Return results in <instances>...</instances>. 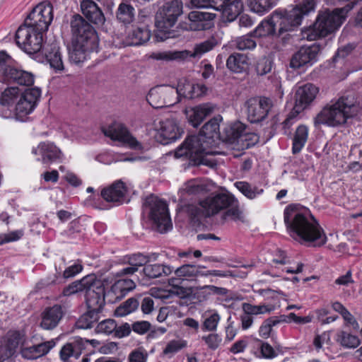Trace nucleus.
<instances>
[{
    "label": "nucleus",
    "instance_id": "a211bd4d",
    "mask_svg": "<svg viewBox=\"0 0 362 362\" xmlns=\"http://www.w3.org/2000/svg\"><path fill=\"white\" fill-rule=\"evenodd\" d=\"M103 132L105 136L110 137L112 140L117 141L131 149L136 151L144 149L141 143L122 124H115L103 130Z\"/></svg>",
    "mask_w": 362,
    "mask_h": 362
},
{
    "label": "nucleus",
    "instance_id": "f704fd0d",
    "mask_svg": "<svg viewBox=\"0 0 362 362\" xmlns=\"http://www.w3.org/2000/svg\"><path fill=\"white\" fill-rule=\"evenodd\" d=\"M227 68L235 73H243L249 68L248 57L243 54H230L226 61Z\"/></svg>",
    "mask_w": 362,
    "mask_h": 362
},
{
    "label": "nucleus",
    "instance_id": "20e7f679",
    "mask_svg": "<svg viewBox=\"0 0 362 362\" xmlns=\"http://www.w3.org/2000/svg\"><path fill=\"white\" fill-rule=\"evenodd\" d=\"M226 210V216H231L233 219H240L241 212L238 209V199L229 192L212 193L199 202V206L190 205L187 207V213L194 222L199 221L202 218H208Z\"/></svg>",
    "mask_w": 362,
    "mask_h": 362
},
{
    "label": "nucleus",
    "instance_id": "393cba45",
    "mask_svg": "<svg viewBox=\"0 0 362 362\" xmlns=\"http://www.w3.org/2000/svg\"><path fill=\"white\" fill-rule=\"evenodd\" d=\"M64 315L62 305L56 304L46 308L41 313L40 327L46 330L57 327Z\"/></svg>",
    "mask_w": 362,
    "mask_h": 362
},
{
    "label": "nucleus",
    "instance_id": "1a4fd4ad",
    "mask_svg": "<svg viewBox=\"0 0 362 362\" xmlns=\"http://www.w3.org/2000/svg\"><path fill=\"white\" fill-rule=\"evenodd\" d=\"M12 59L5 52H0V83H16L21 86H32L35 81L34 75L11 66Z\"/></svg>",
    "mask_w": 362,
    "mask_h": 362
},
{
    "label": "nucleus",
    "instance_id": "37998d69",
    "mask_svg": "<svg viewBox=\"0 0 362 362\" xmlns=\"http://www.w3.org/2000/svg\"><path fill=\"white\" fill-rule=\"evenodd\" d=\"M135 15L134 8L128 4L122 3L117 11V18L119 21L128 24L133 21Z\"/></svg>",
    "mask_w": 362,
    "mask_h": 362
},
{
    "label": "nucleus",
    "instance_id": "c03bdc74",
    "mask_svg": "<svg viewBox=\"0 0 362 362\" xmlns=\"http://www.w3.org/2000/svg\"><path fill=\"white\" fill-rule=\"evenodd\" d=\"M235 187L247 198L253 199L263 192L262 189L256 186H252L250 183L244 181H238L234 183Z\"/></svg>",
    "mask_w": 362,
    "mask_h": 362
},
{
    "label": "nucleus",
    "instance_id": "f3484780",
    "mask_svg": "<svg viewBox=\"0 0 362 362\" xmlns=\"http://www.w3.org/2000/svg\"><path fill=\"white\" fill-rule=\"evenodd\" d=\"M153 126L158 136L161 138L160 142L163 144H168L176 141L183 133L177 119L173 117L161 119L158 122L154 121Z\"/></svg>",
    "mask_w": 362,
    "mask_h": 362
},
{
    "label": "nucleus",
    "instance_id": "49530a36",
    "mask_svg": "<svg viewBox=\"0 0 362 362\" xmlns=\"http://www.w3.org/2000/svg\"><path fill=\"white\" fill-rule=\"evenodd\" d=\"M151 37V31L148 27H138L135 28L130 36L131 44L133 45H140L149 40Z\"/></svg>",
    "mask_w": 362,
    "mask_h": 362
},
{
    "label": "nucleus",
    "instance_id": "de8ad7c7",
    "mask_svg": "<svg viewBox=\"0 0 362 362\" xmlns=\"http://www.w3.org/2000/svg\"><path fill=\"white\" fill-rule=\"evenodd\" d=\"M316 7V0H303L299 3L293 11H296L300 21L302 22L303 17L313 12Z\"/></svg>",
    "mask_w": 362,
    "mask_h": 362
},
{
    "label": "nucleus",
    "instance_id": "dca6fc26",
    "mask_svg": "<svg viewBox=\"0 0 362 362\" xmlns=\"http://www.w3.org/2000/svg\"><path fill=\"white\" fill-rule=\"evenodd\" d=\"M248 120L251 123L263 121L273 107L272 100L266 97L252 98L245 104Z\"/></svg>",
    "mask_w": 362,
    "mask_h": 362
},
{
    "label": "nucleus",
    "instance_id": "cd10ccee",
    "mask_svg": "<svg viewBox=\"0 0 362 362\" xmlns=\"http://www.w3.org/2000/svg\"><path fill=\"white\" fill-rule=\"evenodd\" d=\"M223 133L224 139L232 144L247 141L253 136L246 132V126L240 122L228 125L224 128Z\"/></svg>",
    "mask_w": 362,
    "mask_h": 362
},
{
    "label": "nucleus",
    "instance_id": "bf43d9fd",
    "mask_svg": "<svg viewBox=\"0 0 362 362\" xmlns=\"http://www.w3.org/2000/svg\"><path fill=\"white\" fill-rule=\"evenodd\" d=\"M220 315L215 313L206 317L202 325V329L206 331H214L220 321Z\"/></svg>",
    "mask_w": 362,
    "mask_h": 362
},
{
    "label": "nucleus",
    "instance_id": "e2e57ef3",
    "mask_svg": "<svg viewBox=\"0 0 362 362\" xmlns=\"http://www.w3.org/2000/svg\"><path fill=\"white\" fill-rule=\"evenodd\" d=\"M222 0H191L192 4L197 8H212L216 11L220 8L219 3Z\"/></svg>",
    "mask_w": 362,
    "mask_h": 362
},
{
    "label": "nucleus",
    "instance_id": "774afa93",
    "mask_svg": "<svg viewBox=\"0 0 362 362\" xmlns=\"http://www.w3.org/2000/svg\"><path fill=\"white\" fill-rule=\"evenodd\" d=\"M260 349L262 356L265 358H274L277 356L273 347L267 342L262 343Z\"/></svg>",
    "mask_w": 362,
    "mask_h": 362
},
{
    "label": "nucleus",
    "instance_id": "79ce46f5",
    "mask_svg": "<svg viewBox=\"0 0 362 362\" xmlns=\"http://www.w3.org/2000/svg\"><path fill=\"white\" fill-rule=\"evenodd\" d=\"M20 90L17 87H9L6 88L0 96V105L9 107L20 98Z\"/></svg>",
    "mask_w": 362,
    "mask_h": 362
},
{
    "label": "nucleus",
    "instance_id": "473e14b6",
    "mask_svg": "<svg viewBox=\"0 0 362 362\" xmlns=\"http://www.w3.org/2000/svg\"><path fill=\"white\" fill-rule=\"evenodd\" d=\"M219 6L220 8H218L216 11H221L223 18L228 22L234 21L243 8L240 0H222Z\"/></svg>",
    "mask_w": 362,
    "mask_h": 362
},
{
    "label": "nucleus",
    "instance_id": "4c0bfd02",
    "mask_svg": "<svg viewBox=\"0 0 362 362\" xmlns=\"http://www.w3.org/2000/svg\"><path fill=\"white\" fill-rule=\"evenodd\" d=\"M100 311L88 309L76 322V327L79 329H90L100 319Z\"/></svg>",
    "mask_w": 362,
    "mask_h": 362
},
{
    "label": "nucleus",
    "instance_id": "8fccbe9b",
    "mask_svg": "<svg viewBox=\"0 0 362 362\" xmlns=\"http://www.w3.org/2000/svg\"><path fill=\"white\" fill-rule=\"evenodd\" d=\"M235 47L239 50L253 49L257 46V42L252 35H243L234 40Z\"/></svg>",
    "mask_w": 362,
    "mask_h": 362
},
{
    "label": "nucleus",
    "instance_id": "39448f33",
    "mask_svg": "<svg viewBox=\"0 0 362 362\" xmlns=\"http://www.w3.org/2000/svg\"><path fill=\"white\" fill-rule=\"evenodd\" d=\"M356 100L353 96L340 98L334 103L326 105L315 117V126L321 124L337 127L344 124L346 119L358 112Z\"/></svg>",
    "mask_w": 362,
    "mask_h": 362
},
{
    "label": "nucleus",
    "instance_id": "2f4dec72",
    "mask_svg": "<svg viewBox=\"0 0 362 362\" xmlns=\"http://www.w3.org/2000/svg\"><path fill=\"white\" fill-rule=\"evenodd\" d=\"M55 342L53 340L45 341L37 345L23 347L21 349V355L28 360L37 359L46 355L54 346Z\"/></svg>",
    "mask_w": 362,
    "mask_h": 362
},
{
    "label": "nucleus",
    "instance_id": "a19ab883",
    "mask_svg": "<svg viewBox=\"0 0 362 362\" xmlns=\"http://www.w3.org/2000/svg\"><path fill=\"white\" fill-rule=\"evenodd\" d=\"M276 4V0H248L251 11L263 15L272 9Z\"/></svg>",
    "mask_w": 362,
    "mask_h": 362
},
{
    "label": "nucleus",
    "instance_id": "5701e85b",
    "mask_svg": "<svg viewBox=\"0 0 362 362\" xmlns=\"http://www.w3.org/2000/svg\"><path fill=\"white\" fill-rule=\"evenodd\" d=\"M202 268L204 267L193 264H184L175 270V276L169 279V284L176 286L180 283V280L190 279L199 276L219 275L218 271L213 270L204 272L201 270Z\"/></svg>",
    "mask_w": 362,
    "mask_h": 362
},
{
    "label": "nucleus",
    "instance_id": "69168bd1",
    "mask_svg": "<svg viewBox=\"0 0 362 362\" xmlns=\"http://www.w3.org/2000/svg\"><path fill=\"white\" fill-rule=\"evenodd\" d=\"M83 269L82 265L78 262H75L74 264L68 267L63 272V277L64 279H69L74 277Z\"/></svg>",
    "mask_w": 362,
    "mask_h": 362
},
{
    "label": "nucleus",
    "instance_id": "aec40b11",
    "mask_svg": "<svg viewBox=\"0 0 362 362\" xmlns=\"http://www.w3.org/2000/svg\"><path fill=\"white\" fill-rule=\"evenodd\" d=\"M320 52L319 45L314 43L310 46L301 47L291 57L290 67L293 69L303 66H310L318 60Z\"/></svg>",
    "mask_w": 362,
    "mask_h": 362
},
{
    "label": "nucleus",
    "instance_id": "0e129e2a",
    "mask_svg": "<svg viewBox=\"0 0 362 362\" xmlns=\"http://www.w3.org/2000/svg\"><path fill=\"white\" fill-rule=\"evenodd\" d=\"M148 354L145 350L137 349L132 351L129 355V362H146Z\"/></svg>",
    "mask_w": 362,
    "mask_h": 362
},
{
    "label": "nucleus",
    "instance_id": "6ab92c4d",
    "mask_svg": "<svg viewBox=\"0 0 362 362\" xmlns=\"http://www.w3.org/2000/svg\"><path fill=\"white\" fill-rule=\"evenodd\" d=\"M32 153L38 156L37 160L44 165L62 162L64 158L61 149L49 141L40 142L36 147L33 148Z\"/></svg>",
    "mask_w": 362,
    "mask_h": 362
},
{
    "label": "nucleus",
    "instance_id": "72a5a7b5",
    "mask_svg": "<svg viewBox=\"0 0 362 362\" xmlns=\"http://www.w3.org/2000/svg\"><path fill=\"white\" fill-rule=\"evenodd\" d=\"M83 14L91 23L95 25H103L105 23V16L98 6L92 0H83L81 4Z\"/></svg>",
    "mask_w": 362,
    "mask_h": 362
},
{
    "label": "nucleus",
    "instance_id": "a878e982",
    "mask_svg": "<svg viewBox=\"0 0 362 362\" xmlns=\"http://www.w3.org/2000/svg\"><path fill=\"white\" fill-rule=\"evenodd\" d=\"M318 91V88L312 83L299 87L296 93V112L299 113L308 107L315 100Z\"/></svg>",
    "mask_w": 362,
    "mask_h": 362
},
{
    "label": "nucleus",
    "instance_id": "58836bf2",
    "mask_svg": "<svg viewBox=\"0 0 362 362\" xmlns=\"http://www.w3.org/2000/svg\"><path fill=\"white\" fill-rule=\"evenodd\" d=\"M91 280H93V276H87L81 280L72 282L63 289L62 295L69 296L78 292H85Z\"/></svg>",
    "mask_w": 362,
    "mask_h": 362
},
{
    "label": "nucleus",
    "instance_id": "4468645a",
    "mask_svg": "<svg viewBox=\"0 0 362 362\" xmlns=\"http://www.w3.org/2000/svg\"><path fill=\"white\" fill-rule=\"evenodd\" d=\"M176 93L175 87L161 85L151 88L146 98L148 103L153 107L162 108L172 106L179 102L178 97H176Z\"/></svg>",
    "mask_w": 362,
    "mask_h": 362
},
{
    "label": "nucleus",
    "instance_id": "6e6552de",
    "mask_svg": "<svg viewBox=\"0 0 362 362\" xmlns=\"http://www.w3.org/2000/svg\"><path fill=\"white\" fill-rule=\"evenodd\" d=\"M217 45V40L215 37H211L203 42L196 44L194 47L193 51L167 50L152 53L151 57L156 60L165 62H181L189 57L200 58L205 53L212 50Z\"/></svg>",
    "mask_w": 362,
    "mask_h": 362
},
{
    "label": "nucleus",
    "instance_id": "c85d7f7f",
    "mask_svg": "<svg viewBox=\"0 0 362 362\" xmlns=\"http://www.w3.org/2000/svg\"><path fill=\"white\" fill-rule=\"evenodd\" d=\"M213 110L214 107L210 104L205 103L186 108L185 113L189 123L194 127H197Z\"/></svg>",
    "mask_w": 362,
    "mask_h": 362
},
{
    "label": "nucleus",
    "instance_id": "0eeeda50",
    "mask_svg": "<svg viewBox=\"0 0 362 362\" xmlns=\"http://www.w3.org/2000/svg\"><path fill=\"white\" fill-rule=\"evenodd\" d=\"M300 23L301 21L296 11L291 10L284 12L275 11L269 20L261 23L256 31L260 36L273 35L275 33L276 26L278 25L279 32L283 33L293 30Z\"/></svg>",
    "mask_w": 362,
    "mask_h": 362
},
{
    "label": "nucleus",
    "instance_id": "e433bc0d",
    "mask_svg": "<svg viewBox=\"0 0 362 362\" xmlns=\"http://www.w3.org/2000/svg\"><path fill=\"white\" fill-rule=\"evenodd\" d=\"M308 138V128L305 125H299L293 139L292 152L298 153L305 146Z\"/></svg>",
    "mask_w": 362,
    "mask_h": 362
},
{
    "label": "nucleus",
    "instance_id": "338daca9",
    "mask_svg": "<svg viewBox=\"0 0 362 362\" xmlns=\"http://www.w3.org/2000/svg\"><path fill=\"white\" fill-rule=\"evenodd\" d=\"M132 329L139 334H144L151 329V324L147 321H138L133 323Z\"/></svg>",
    "mask_w": 362,
    "mask_h": 362
},
{
    "label": "nucleus",
    "instance_id": "864d4df0",
    "mask_svg": "<svg viewBox=\"0 0 362 362\" xmlns=\"http://www.w3.org/2000/svg\"><path fill=\"white\" fill-rule=\"evenodd\" d=\"M205 189V186L196 180L188 181L185 184L182 188V190L189 195L201 194L204 192Z\"/></svg>",
    "mask_w": 362,
    "mask_h": 362
},
{
    "label": "nucleus",
    "instance_id": "c756f323",
    "mask_svg": "<svg viewBox=\"0 0 362 362\" xmlns=\"http://www.w3.org/2000/svg\"><path fill=\"white\" fill-rule=\"evenodd\" d=\"M127 192L124 183L120 180L116 181L110 186L101 191L102 197L108 202L121 204Z\"/></svg>",
    "mask_w": 362,
    "mask_h": 362
},
{
    "label": "nucleus",
    "instance_id": "ddd939ff",
    "mask_svg": "<svg viewBox=\"0 0 362 362\" xmlns=\"http://www.w3.org/2000/svg\"><path fill=\"white\" fill-rule=\"evenodd\" d=\"M192 145L186 144L183 142L175 151V157L177 158L186 157L189 160V164L192 165H206L211 168L216 166V160L211 158V156L214 153L209 150L211 146H206L204 150L198 152L191 151Z\"/></svg>",
    "mask_w": 362,
    "mask_h": 362
},
{
    "label": "nucleus",
    "instance_id": "603ef678",
    "mask_svg": "<svg viewBox=\"0 0 362 362\" xmlns=\"http://www.w3.org/2000/svg\"><path fill=\"white\" fill-rule=\"evenodd\" d=\"M115 329H117L116 322L112 319H106L99 322L95 330L97 333L109 335L114 334Z\"/></svg>",
    "mask_w": 362,
    "mask_h": 362
},
{
    "label": "nucleus",
    "instance_id": "9d476101",
    "mask_svg": "<svg viewBox=\"0 0 362 362\" xmlns=\"http://www.w3.org/2000/svg\"><path fill=\"white\" fill-rule=\"evenodd\" d=\"M221 118L214 117L206 122L197 135H192L185 140V145L191 144V151L198 152L204 150L206 146H212L215 144V139L220 137L219 122Z\"/></svg>",
    "mask_w": 362,
    "mask_h": 362
},
{
    "label": "nucleus",
    "instance_id": "bb28decb",
    "mask_svg": "<svg viewBox=\"0 0 362 362\" xmlns=\"http://www.w3.org/2000/svg\"><path fill=\"white\" fill-rule=\"evenodd\" d=\"M136 286L135 283L129 279H121L116 281L110 289L106 292V299L110 303L122 300Z\"/></svg>",
    "mask_w": 362,
    "mask_h": 362
},
{
    "label": "nucleus",
    "instance_id": "2eb2a0df",
    "mask_svg": "<svg viewBox=\"0 0 362 362\" xmlns=\"http://www.w3.org/2000/svg\"><path fill=\"white\" fill-rule=\"evenodd\" d=\"M41 95L40 88H28L21 94L15 107V117L17 120L24 122L26 117L35 110Z\"/></svg>",
    "mask_w": 362,
    "mask_h": 362
},
{
    "label": "nucleus",
    "instance_id": "13d9d810",
    "mask_svg": "<svg viewBox=\"0 0 362 362\" xmlns=\"http://www.w3.org/2000/svg\"><path fill=\"white\" fill-rule=\"evenodd\" d=\"M202 339L204 341L208 348L211 350L217 349L222 341L221 337L216 333H212L206 336H203Z\"/></svg>",
    "mask_w": 362,
    "mask_h": 362
},
{
    "label": "nucleus",
    "instance_id": "c9c22d12",
    "mask_svg": "<svg viewBox=\"0 0 362 362\" xmlns=\"http://www.w3.org/2000/svg\"><path fill=\"white\" fill-rule=\"evenodd\" d=\"M145 276L150 279L169 276L173 271V267L163 264H149L144 267Z\"/></svg>",
    "mask_w": 362,
    "mask_h": 362
},
{
    "label": "nucleus",
    "instance_id": "f03ea898",
    "mask_svg": "<svg viewBox=\"0 0 362 362\" xmlns=\"http://www.w3.org/2000/svg\"><path fill=\"white\" fill-rule=\"evenodd\" d=\"M53 19L52 6L35 8L16 33L18 46L28 54H35L42 48V33L47 30Z\"/></svg>",
    "mask_w": 362,
    "mask_h": 362
},
{
    "label": "nucleus",
    "instance_id": "a18cd8bd",
    "mask_svg": "<svg viewBox=\"0 0 362 362\" xmlns=\"http://www.w3.org/2000/svg\"><path fill=\"white\" fill-rule=\"evenodd\" d=\"M204 288L208 289L211 293L219 296L218 300H221L225 306L235 299L233 293L226 288L208 285L205 286Z\"/></svg>",
    "mask_w": 362,
    "mask_h": 362
},
{
    "label": "nucleus",
    "instance_id": "4d7b16f0",
    "mask_svg": "<svg viewBox=\"0 0 362 362\" xmlns=\"http://www.w3.org/2000/svg\"><path fill=\"white\" fill-rule=\"evenodd\" d=\"M272 68V63L270 59L266 57L261 58L257 62L255 71L259 76H264L269 73Z\"/></svg>",
    "mask_w": 362,
    "mask_h": 362
},
{
    "label": "nucleus",
    "instance_id": "052dcab7",
    "mask_svg": "<svg viewBox=\"0 0 362 362\" xmlns=\"http://www.w3.org/2000/svg\"><path fill=\"white\" fill-rule=\"evenodd\" d=\"M150 260V257L142 255L141 253L134 254L128 257L127 262L129 265H132L139 267L146 265V264Z\"/></svg>",
    "mask_w": 362,
    "mask_h": 362
},
{
    "label": "nucleus",
    "instance_id": "680f3d73",
    "mask_svg": "<svg viewBox=\"0 0 362 362\" xmlns=\"http://www.w3.org/2000/svg\"><path fill=\"white\" fill-rule=\"evenodd\" d=\"M60 357L64 362H69L70 358H78V354H76V350L71 342L66 343L60 351Z\"/></svg>",
    "mask_w": 362,
    "mask_h": 362
},
{
    "label": "nucleus",
    "instance_id": "3c124183",
    "mask_svg": "<svg viewBox=\"0 0 362 362\" xmlns=\"http://www.w3.org/2000/svg\"><path fill=\"white\" fill-rule=\"evenodd\" d=\"M242 308L243 312L251 316L269 313L272 310V308L267 305H255L248 303H243Z\"/></svg>",
    "mask_w": 362,
    "mask_h": 362
},
{
    "label": "nucleus",
    "instance_id": "7c9ffc66",
    "mask_svg": "<svg viewBox=\"0 0 362 362\" xmlns=\"http://www.w3.org/2000/svg\"><path fill=\"white\" fill-rule=\"evenodd\" d=\"M43 52L51 68L56 72H61L64 70L62 52L57 43L54 42L47 45L44 47Z\"/></svg>",
    "mask_w": 362,
    "mask_h": 362
},
{
    "label": "nucleus",
    "instance_id": "5fc2aeb1",
    "mask_svg": "<svg viewBox=\"0 0 362 362\" xmlns=\"http://www.w3.org/2000/svg\"><path fill=\"white\" fill-rule=\"evenodd\" d=\"M186 88L187 89H190L191 93L189 92L185 94V98L189 99L201 97L205 95L207 91V88L204 84H192L190 83H187Z\"/></svg>",
    "mask_w": 362,
    "mask_h": 362
},
{
    "label": "nucleus",
    "instance_id": "6e6d98bb",
    "mask_svg": "<svg viewBox=\"0 0 362 362\" xmlns=\"http://www.w3.org/2000/svg\"><path fill=\"white\" fill-rule=\"evenodd\" d=\"M187 346V341L182 339L171 340L163 350L165 355H173L182 349Z\"/></svg>",
    "mask_w": 362,
    "mask_h": 362
},
{
    "label": "nucleus",
    "instance_id": "423d86ee",
    "mask_svg": "<svg viewBox=\"0 0 362 362\" xmlns=\"http://www.w3.org/2000/svg\"><path fill=\"white\" fill-rule=\"evenodd\" d=\"M345 19L344 9L320 10L314 23L302 30V37L308 41L325 37L337 30Z\"/></svg>",
    "mask_w": 362,
    "mask_h": 362
},
{
    "label": "nucleus",
    "instance_id": "9b49d317",
    "mask_svg": "<svg viewBox=\"0 0 362 362\" xmlns=\"http://www.w3.org/2000/svg\"><path fill=\"white\" fill-rule=\"evenodd\" d=\"M144 206L149 208V217L158 232L163 233L172 229L173 224L165 202L151 195L146 199Z\"/></svg>",
    "mask_w": 362,
    "mask_h": 362
},
{
    "label": "nucleus",
    "instance_id": "ea45409f",
    "mask_svg": "<svg viewBox=\"0 0 362 362\" xmlns=\"http://www.w3.org/2000/svg\"><path fill=\"white\" fill-rule=\"evenodd\" d=\"M336 341L346 349H355L359 346L361 341L358 337L344 330L337 334Z\"/></svg>",
    "mask_w": 362,
    "mask_h": 362
},
{
    "label": "nucleus",
    "instance_id": "f257e3e1",
    "mask_svg": "<svg viewBox=\"0 0 362 362\" xmlns=\"http://www.w3.org/2000/svg\"><path fill=\"white\" fill-rule=\"evenodd\" d=\"M284 218L290 236L299 243L321 246L327 242L322 228L308 210L290 204L284 210Z\"/></svg>",
    "mask_w": 362,
    "mask_h": 362
},
{
    "label": "nucleus",
    "instance_id": "4be33fe9",
    "mask_svg": "<svg viewBox=\"0 0 362 362\" xmlns=\"http://www.w3.org/2000/svg\"><path fill=\"white\" fill-rule=\"evenodd\" d=\"M85 293L88 309L101 312L106 298L104 286L99 282L94 281L93 277V280L90 281V285L87 287Z\"/></svg>",
    "mask_w": 362,
    "mask_h": 362
},
{
    "label": "nucleus",
    "instance_id": "09e8293b",
    "mask_svg": "<svg viewBox=\"0 0 362 362\" xmlns=\"http://www.w3.org/2000/svg\"><path fill=\"white\" fill-rule=\"evenodd\" d=\"M139 303L135 298H130L115 310V315L119 317L125 316L137 309Z\"/></svg>",
    "mask_w": 362,
    "mask_h": 362
},
{
    "label": "nucleus",
    "instance_id": "f8f14e48",
    "mask_svg": "<svg viewBox=\"0 0 362 362\" xmlns=\"http://www.w3.org/2000/svg\"><path fill=\"white\" fill-rule=\"evenodd\" d=\"M182 13V3L173 0L165 3L156 16L155 25L157 30L164 35L170 34V30L177 22V18Z\"/></svg>",
    "mask_w": 362,
    "mask_h": 362
},
{
    "label": "nucleus",
    "instance_id": "7ed1b4c3",
    "mask_svg": "<svg viewBox=\"0 0 362 362\" xmlns=\"http://www.w3.org/2000/svg\"><path fill=\"white\" fill-rule=\"evenodd\" d=\"M73 39L68 47L71 63L78 64L90 58L93 52H98L99 41L94 28L81 16H74L71 21Z\"/></svg>",
    "mask_w": 362,
    "mask_h": 362
},
{
    "label": "nucleus",
    "instance_id": "b1692460",
    "mask_svg": "<svg viewBox=\"0 0 362 362\" xmlns=\"http://www.w3.org/2000/svg\"><path fill=\"white\" fill-rule=\"evenodd\" d=\"M216 14L206 11H193L188 14L189 28L192 30H208L214 26Z\"/></svg>",
    "mask_w": 362,
    "mask_h": 362
},
{
    "label": "nucleus",
    "instance_id": "412c9836",
    "mask_svg": "<svg viewBox=\"0 0 362 362\" xmlns=\"http://www.w3.org/2000/svg\"><path fill=\"white\" fill-rule=\"evenodd\" d=\"M25 341L23 332L10 330L0 341V362H4L15 355L19 345Z\"/></svg>",
    "mask_w": 362,
    "mask_h": 362
}]
</instances>
